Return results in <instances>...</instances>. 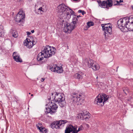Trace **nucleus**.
<instances>
[{
    "label": "nucleus",
    "instance_id": "obj_7",
    "mask_svg": "<svg viewBox=\"0 0 133 133\" xmlns=\"http://www.w3.org/2000/svg\"><path fill=\"white\" fill-rule=\"evenodd\" d=\"M37 42L36 38L34 36H30L24 40V44L27 48L30 49L36 44Z\"/></svg>",
    "mask_w": 133,
    "mask_h": 133
},
{
    "label": "nucleus",
    "instance_id": "obj_4",
    "mask_svg": "<svg viewBox=\"0 0 133 133\" xmlns=\"http://www.w3.org/2000/svg\"><path fill=\"white\" fill-rule=\"evenodd\" d=\"M52 99L49 101H47L48 104L47 105L49 106L48 108H46L45 111V113L47 114L50 113L51 114H53L56 111L58 106Z\"/></svg>",
    "mask_w": 133,
    "mask_h": 133
},
{
    "label": "nucleus",
    "instance_id": "obj_14",
    "mask_svg": "<svg viewBox=\"0 0 133 133\" xmlns=\"http://www.w3.org/2000/svg\"><path fill=\"white\" fill-rule=\"evenodd\" d=\"M75 27V25L72 23H67L65 25L63 31L65 32L70 33Z\"/></svg>",
    "mask_w": 133,
    "mask_h": 133
},
{
    "label": "nucleus",
    "instance_id": "obj_30",
    "mask_svg": "<svg viewBox=\"0 0 133 133\" xmlns=\"http://www.w3.org/2000/svg\"><path fill=\"white\" fill-rule=\"evenodd\" d=\"M39 10H40L41 12H44V9L42 7H40L39 8Z\"/></svg>",
    "mask_w": 133,
    "mask_h": 133
},
{
    "label": "nucleus",
    "instance_id": "obj_41",
    "mask_svg": "<svg viewBox=\"0 0 133 133\" xmlns=\"http://www.w3.org/2000/svg\"><path fill=\"white\" fill-rule=\"evenodd\" d=\"M33 96V94H32L31 95V96Z\"/></svg>",
    "mask_w": 133,
    "mask_h": 133
},
{
    "label": "nucleus",
    "instance_id": "obj_31",
    "mask_svg": "<svg viewBox=\"0 0 133 133\" xmlns=\"http://www.w3.org/2000/svg\"><path fill=\"white\" fill-rule=\"evenodd\" d=\"M123 1V0H120L119 1H116L117 3L118 4H119L120 3L122 2Z\"/></svg>",
    "mask_w": 133,
    "mask_h": 133
},
{
    "label": "nucleus",
    "instance_id": "obj_40",
    "mask_svg": "<svg viewBox=\"0 0 133 133\" xmlns=\"http://www.w3.org/2000/svg\"><path fill=\"white\" fill-rule=\"evenodd\" d=\"M71 59V61H74V60H73V59Z\"/></svg>",
    "mask_w": 133,
    "mask_h": 133
},
{
    "label": "nucleus",
    "instance_id": "obj_16",
    "mask_svg": "<svg viewBox=\"0 0 133 133\" xmlns=\"http://www.w3.org/2000/svg\"><path fill=\"white\" fill-rule=\"evenodd\" d=\"M51 70L53 71L60 73L63 72V70L62 67L61 66L58 67L54 66H52L51 68Z\"/></svg>",
    "mask_w": 133,
    "mask_h": 133
},
{
    "label": "nucleus",
    "instance_id": "obj_38",
    "mask_svg": "<svg viewBox=\"0 0 133 133\" xmlns=\"http://www.w3.org/2000/svg\"><path fill=\"white\" fill-rule=\"evenodd\" d=\"M31 32H32V33H34V30H31Z\"/></svg>",
    "mask_w": 133,
    "mask_h": 133
},
{
    "label": "nucleus",
    "instance_id": "obj_19",
    "mask_svg": "<svg viewBox=\"0 0 133 133\" xmlns=\"http://www.w3.org/2000/svg\"><path fill=\"white\" fill-rule=\"evenodd\" d=\"M44 55V54L43 53L42 51L41 52H40L38 55L37 58V60L38 61L41 62L44 58H46L45 57V55Z\"/></svg>",
    "mask_w": 133,
    "mask_h": 133
},
{
    "label": "nucleus",
    "instance_id": "obj_15",
    "mask_svg": "<svg viewBox=\"0 0 133 133\" xmlns=\"http://www.w3.org/2000/svg\"><path fill=\"white\" fill-rule=\"evenodd\" d=\"M12 56L16 62L20 63L22 62V60L20 57L19 55L17 52H14Z\"/></svg>",
    "mask_w": 133,
    "mask_h": 133
},
{
    "label": "nucleus",
    "instance_id": "obj_3",
    "mask_svg": "<svg viewBox=\"0 0 133 133\" xmlns=\"http://www.w3.org/2000/svg\"><path fill=\"white\" fill-rule=\"evenodd\" d=\"M109 97L105 94H99L95 99V103L99 107L103 106L108 99Z\"/></svg>",
    "mask_w": 133,
    "mask_h": 133
},
{
    "label": "nucleus",
    "instance_id": "obj_18",
    "mask_svg": "<svg viewBox=\"0 0 133 133\" xmlns=\"http://www.w3.org/2000/svg\"><path fill=\"white\" fill-rule=\"evenodd\" d=\"M84 74L81 72H79L76 73L74 75L75 78L78 79H82L83 77Z\"/></svg>",
    "mask_w": 133,
    "mask_h": 133
},
{
    "label": "nucleus",
    "instance_id": "obj_42",
    "mask_svg": "<svg viewBox=\"0 0 133 133\" xmlns=\"http://www.w3.org/2000/svg\"><path fill=\"white\" fill-rule=\"evenodd\" d=\"M29 1H32V0H28Z\"/></svg>",
    "mask_w": 133,
    "mask_h": 133
},
{
    "label": "nucleus",
    "instance_id": "obj_28",
    "mask_svg": "<svg viewBox=\"0 0 133 133\" xmlns=\"http://www.w3.org/2000/svg\"><path fill=\"white\" fill-rule=\"evenodd\" d=\"M40 131L42 133H46L47 132L46 129L44 128H43V129H42L40 130Z\"/></svg>",
    "mask_w": 133,
    "mask_h": 133
},
{
    "label": "nucleus",
    "instance_id": "obj_11",
    "mask_svg": "<svg viewBox=\"0 0 133 133\" xmlns=\"http://www.w3.org/2000/svg\"><path fill=\"white\" fill-rule=\"evenodd\" d=\"M67 122V121L66 120L55 121L51 124L50 126L51 128L53 129L55 128L58 129L61 128L64 125V124Z\"/></svg>",
    "mask_w": 133,
    "mask_h": 133
},
{
    "label": "nucleus",
    "instance_id": "obj_23",
    "mask_svg": "<svg viewBox=\"0 0 133 133\" xmlns=\"http://www.w3.org/2000/svg\"><path fill=\"white\" fill-rule=\"evenodd\" d=\"M91 68L93 70L96 71L98 70L99 69L100 66L97 63H94Z\"/></svg>",
    "mask_w": 133,
    "mask_h": 133
},
{
    "label": "nucleus",
    "instance_id": "obj_37",
    "mask_svg": "<svg viewBox=\"0 0 133 133\" xmlns=\"http://www.w3.org/2000/svg\"><path fill=\"white\" fill-rule=\"evenodd\" d=\"M72 1H80V0H71Z\"/></svg>",
    "mask_w": 133,
    "mask_h": 133
},
{
    "label": "nucleus",
    "instance_id": "obj_10",
    "mask_svg": "<svg viewBox=\"0 0 133 133\" xmlns=\"http://www.w3.org/2000/svg\"><path fill=\"white\" fill-rule=\"evenodd\" d=\"M127 24L125 18L120 19L117 22L118 28L123 32H127V31L128 30L125 27Z\"/></svg>",
    "mask_w": 133,
    "mask_h": 133
},
{
    "label": "nucleus",
    "instance_id": "obj_33",
    "mask_svg": "<svg viewBox=\"0 0 133 133\" xmlns=\"http://www.w3.org/2000/svg\"><path fill=\"white\" fill-rule=\"evenodd\" d=\"M82 14L83 15H84V14H85V12L84 11H82Z\"/></svg>",
    "mask_w": 133,
    "mask_h": 133
},
{
    "label": "nucleus",
    "instance_id": "obj_32",
    "mask_svg": "<svg viewBox=\"0 0 133 133\" xmlns=\"http://www.w3.org/2000/svg\"><path fill=\"white\" fill-rule=\"evenodd\" d=\"M85 126L87 128H89L90 127L89 125L88 124L85 123Z\"/></svg>",
    "mask_w": 133,
    "mask_h": 133
},
{
    "label": "nucleus",
    "instance_id": "obj_9",
    "mask_svg": "<svg viewBox=\"0 0 133 133\" xmlns=\"http://www.w3.org/2000/svg\"><path fill=\"white\" fill-rule=\"evenodd\" d=\"M101 26L104 32L105 37L107 38L108 36L109 35H110L112 33V25L108 23L102 24Z\"/></svg>",
    "mask_w": 133,
    "mask_h": 133
},
{
    "label": "nucleus",
    "instance_id": "obj_36",
    "mask_svg": "<svg viewBox=\"0 0 133 133\" xmlns=\"http://www.w3.org/2000/svg\"><path fill=\"white\" fill-rule=\"evenodd\" d=\"M82 11L81 10H78V12L79 13H82Z\"/></svg>",
    "mask_w": 133,
    "mask_h": 133
},
{
    "label": "nucleus",
    "instance_id": "obj_29",
    "mask_svg": "<svg viewBox=\"0 0 133 133\" xmlns=\"http://www.w3.org/2000/svg\"><path fill=\"white\" fill-rule=\"evenodd\" d=\"M35 12L37 14H42V12H41V11H40V10H39V9H38L37 10H35Z\"/></svg>",
    "mask_w": 133,
    "mask_h": 133
},
{
    "label": "nucleus",
    "instance_id": "obj_34",
    "mask_svg": "<svg viewBox=\"0 0 133 133\" xmlns=\"http://www.w3.org/2000/svg\"><path fill=\"white\" fill-rule=\"evenodd\" d=\"M45 80V78H42L41 79V81L42 82H43Z\"/></svg>",
    "mask_w": 133,
    "mask_h": 133
},
{
    "label": "nucleus",
    "instance_id": "obj_26",
    "mask_svg": "<svg viewBox=\"0 0 133 133\" xmlns=\"http://www.w3.org/2000/svg\"><path fill=\"white\" fill-rule=\"evenodd\" d=\"M42 124L41 123H38L36 125V126L37 129H38L40 131L43 129V128L42 127Z\"/></svg>",
    "mask_w": 133,
    "mask_h": 133
},
{
    "label": "nucleus",
    "instance_id": "obj_20",
    "mask_svg": "<svg viewBox=\"0 0 133 133\" xmlns=\"http://www.w3.org/2000/svg\"><path fill=\"white\" fill-rule=\"evenodd\" d=\"M81 16H76L75 15L73 16V18L72 19V21L71 22V23L75 25L76 26V25L77 23V22L78 20V19Z\"/></svg>",
    "mask_w": 133,
    "mask_h": 133
},
{
    "label": "nucleus",
    "instance_id": "obj_2",
    "mask_svg": "<svg viewBox=\"0 0 133 133\" xmlns=\"http://www.w3.org/2000/svg\"><path fill=\"white\" fill-rule=\"evenodd\" d=\"M64 95L62 93H57V92L52 93L50 96L48 98V101L51 99L53 102H57L59 105L62 107H64L66 103Z\"/></svg>",
    "mask_w": 133,
    "mask_h": 133
},
{
    "label": "nucleus",
    "instance_id": "obj_21",
    "mask_svg": "<svg viewBox=\"0 0 133 133\" xmlns=\"http://www.w3.org/2000/svg\"><path fill=\"white\" fill-rule=\"evenodd\" d=\"M125 27L128 29L127 32L128 31H132L133 30V23H127L125 26Z\"/></svg>",
    "mask_w": 133,
    "mask_h": 133
},
{
    "label": "nucleus",
    "instance_id": "obj_39",
    "mask_svg": "<svg viewBox=\"0 0 133 133\" xmlns=\"http://www.w3.org/2000/svg\"><path fill=\"white\" fill-rule=\"evenodd\" d=\"M123 91L124 92V93H125V94H126V92L124 91V90H123Z\"/></svg>",
    "mask_w": 133,
    "mask_h": 133
},
{
    "label": "nucleus",
    "instance_id": "obj_27",
    "mask_svg": "<svg viewBox=\"0 0 133 133\" xmlns=\"http://www.w3.org/2000/svg\"><path fill=\"white\" fill-rule=\"evenodd\" d=\"M87 24L89 27L91 26H93L94 25V23L92 22H89L87 23Z\"/></svg>",
    "mask_w": 133,
    "mask_h": 133
},
{
    "label": "nucleus",
    "instance_id": "obj_6",
    "mask_svg": "<svg viewBox=\"0 0 133 133\" xmlns=\"http://www.w3.org/2000/svg\"><path fill=\"white\" fill-rule=\"evenodd\" d=\"M82 93L73 94L71 95L72 101L74 103H77V105L81 104L84 99Z\"/></svg>",
    "mask_w": 133,
    "mask_h": 133
},
{
    "label": "nucleus",
    "instance_id": "obj_22",
    "mask_svg": "<svg viewBox=\"0 0 133 133\" xmlns=\"http://www.w3.org/2000/svg\"><path fill=\"white\" fill-rule=\"evenodd\" d=\"M127 23H133V16H131L129 17H125Z\"/></svg>",
    "mask_w": 133,
    "mask_h": 133
},
{
    "label": "nucleus",
    "instance_id": "obj_25",
    "mask_svg": "<svg viewBox=\"0 0 133 133\" xmlns=\"http://www.w3.org/2000/svg\"><path fill=\"white\" fill-rule=\"evenodd\" d=\"M4 34L3 27L2 25H0V37L2 36V35Z\"/></svg>",
    "mask_w": 133,
    "mask_h": 133
},
{
    "label": "nucleus",
    "instance_id": "obj_1",
    "mask_svg": "<svg viewBox=\"0 0 133 133\" xmlns=\"http://www.w3.org/2000/svg\"><path fill=\"white\" fill-rule=\"evenodd\" d=\"M57 8L59 17L63 22L68 21L71 18V15L74 14L72 10L64 4L59 5Z\"/></svg>",
    "mask_w": 133,
    "mask_h": 133
},
{
    "label": "nucleus",
    "instance_id": "obj_5",
    "mask_svg": "<svg viewBox=\"0 0 133 133\" xmlns=\"http://www.w3.org/2000/svg\"><path fill=\"white\" fill-rule=\"evenodd\" d=\"M46 58H48L55 55L56 50L55 48L49 45L44 47L42 51Z\"/></svg>",
    "mask_w": 133,
    "mask_h": 133
},
{
    "label": "nucleus",
    "instance_id": "obj_35",
    "mask_svg": "<svg viewBox=\"0 0 133 133\" xmlns=\"http://www.w3.org/2000/svg\"><path fill=\"white\" fill-rule=\"evenodd\" d=\"M26 33H27V34L28 35H30L31 34V32H28V31Z\"/></svg>",
    "mask_w": 133,
    "mask_h": 133
},
{
    "label": "nucleus",
    "instance_id": "obj_43",
    "mask_svg": "<svg viewBox=\"0 0 133 133\" xmlns=\"http://www.w3.org/2000/svg\"><path fill=\"white\" fill-rule=\"evenodd\" d=\"M29 94H30V93H29Z\"/></svg>",
    "mask_w": 133,
    "mask_h": 133
},
{
    "label": "nucleus",
    "instance_id": "obj_13",
    "mask_svg": "<svg viewBox=\"0 0 133 133\" xmlns=\"http://www.w3.org/2000/svg\"><path fill=\"white\" fill-rule=\"evenodd\" d=\"M25 18L24 12L22 9H20L19 11L16 16L15 20L18 23H22L24 21Z\"/></svg>",
    "mask_w": 133,
    "mask_h": 133
},
{
    "label": "nucleus",
    "instance_id": "obj_8",
    "mask_svg": "<svg viewBox=\"0 0 133 133\" xmlns=\"http://www.w3.org/2000/svg\"><path fill=\"white\" fill-rule=\"evenodd\" d=\"M77 126H73L71 125H69L66 127L65 131V133H70L71 132H72V133H78V132L82 130L84 128L82 125L79 127L78 130L77 129Z\"/></svg>",
    "mask_w": 133,
    "mask_h": 133
},
{
    "label": "nucleus",
    "instance_id": "obj_17",
    "mask_svg": "<svg viewBox=\"0 0 133 133\" xmlns=\"http://www.w3.org/2000/svg\"><path fill=\"white\" fill-rule=\"evenodd\" d=\"M85 65H87L89 68H91L94 63V61L92 59L86 58L83 61Z\"/></svg>",
    "mask_w": 133,
    "mask_h": 133
},
{
    "label": "nucleus",
    "instance_id": "obj_12",
    "mask_svg": "<svg viewBox=\"0 0 133 133\" xmlns=\"http://www.w3.org/2000/svg\"><path fill=\"white\" fill-rule=\"evenodd\" d=\"M91 114L88 111L84 110L78 114V117L80 119L88 120L90 117Z\"/></svg>",
    "mask_w": 133,
    "mask_h": 133
},
{
    "label": "nucleus",
    "instance_id": "obj_24",
    "mask_svg": "<svg viewBox=\"0 0 133 133\" xmlns=\"http://www.w3.org/2000/svg\"><path fill=\"white\" fill-rule=\"evenodd\" d=\"M11 34L12 36L15 38H17L18 36L17 32L16 30L12 29L11 30Z\"/></svg>",
    "mask_w": 133,
    "mask_h": 133
}]
</instances>
